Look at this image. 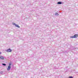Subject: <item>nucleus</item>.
Segmentation results:
<instances>
[{"label": "nucleus", "mask_w": 78, "mask_h": 78, "mask_svg": "<svg viewBox=\"0 0 78 78\" xmlns=\"http://www.w3.org/2000/svg\"><path fill=\"white\" fill-rule=\"evenodd\" d=\"M5 51H7V52H11L12 50H11V49L9 48L5 50Z\"/></svg>", "instance_id": "2"}, {"label": "nucleus", "mask_w": 78, "mask_h": 78, "mask_svg": "<svg viewBox=\"0 0 78 78\" xmlns=\"http://www.w3.org/2000/svg\"><path fill=\"white\" fill-rule=\"evenodd\" d=\"M78 36V34H76L74 35L73 36L71 37V38H76V37H77Z\"/></svg>", "instance_id": "1"}, {"label": "nucleus", "mask_w": 78, "mask_h": 78, "mask_svg": "<svg viewBox=\"0 0 78 78\" xmlns=\"http://www.w3.org/2000/svg\"><path fill=\"white\" fill-rule=\"evenodd\" d=\"M9 66H11V63H10L9 64Z\"/></svg>", "instance_id": "10"}, {"label": "nucleus", "mask_w": 78, "mask_h": 78, "mask_svg": "<svg viewBox=\"0 0 78 78\" xmlns=\"http://www.w3.org/2000/svg\"><path fill=\"white\" fill-rule=\"evenodd\" d=\"M62 2H57V4H58V5H60L61 4H62Z\"/></svg>", "instance_id": "6"}, {"label": "nucleus", "mask_w": 78, "mask_h": 78, "mask_svg": "<svg viewBox=\"0 0 78 78\" xmlns=\"http://www.w3.org/2000/svg\"><path fill=\"white\" fill-rule=\"evenodd\" d=\"M10 69H11V66H8V68L7 69L8 71H9V70H10Z\"/></svg>", "instance_id": "5"}, {"label": "nucleus", "mask_w": 78, "mask_h": 78, "mask_svg": "<svg viewBox=\"0 0 78 78\" xmlns=\"http://www.w3.org/2000/svg\"><path fill=\"white\" fill-rule=\"evenodd\" d=\"M2 54V52H0V55H1Z\"/></svg>", "instance_id": "12"}, {"label": "nucleus", "mask_w": 78, "mask_h": 78, "mask_svg": "<svg viewBox=\"0 0 78 78\" xmlns=\"http://www.w3.org/2000/svg\"><path fill=\"white\" fill-rule=\"evenodd\" d=\"M12 24L13 25H15V27H18V28H20V27L18 25H17L14 23H13Z\"/></svg>", "instance_id": "3"}, {"label": "nucleus", "mask_w": 78, "mask_h": 78, "mask_svg": "<svg viewBox=\"0 0 78 78\" xmlns=\"http://www.w3.org/2000/svg\"><path fill=\"white\" fill-rule=\"evenodd\" d=\"M68 78H73V76H70Z\"/></svg>", "instance_id": "11"}, {"label": "nucleus", "mask_w": 78, "mask_h": 78, "mask_svg": "<svg viewBox=\"0 0 78 78\" xmlns=\"http://www.w3.org/2000/svg\"><path fill=\"white\" fill-rule=\"evenodd\" d=\"M2 65H3V66H6V64L5 63H2Z\"/></svg>", "instance_id": "8"}, {"label": "nucleus", "mask_w": 78, "mask_h": 78, "mask_svg": "<svg viewBox=\"0 0 78 78\" xmlns=\"http://www.w3.org/2000/svg\"><path fill=\"white\" fill-rule=\"evenodd\" d=\"M0 73L1 74H2V73H3V71H1Z\"/></svg>", "instance_id": "9"}, {"label": "nucleus", "mask_w": 78, "mask_h": 78, "mask_svg": "<svg viewBox=\"0 0 78 78\" xmlns=\"http://www.w3.org/2000/svg\"><path fill=\"white\" fill-rule=\"evenodd\" d=\"M55 15L56 16H59V14H58V13L57 12H55Z\"/></svg>", "instance_id": "7"}, {"label": "nucleus", "mask_w": 78, "mask_h": 78, "mask_svg": "<svg viewBox=\"0 0 78 78\" xmlns=\"http://www.w3.org/2000/svg\"><path fill=\"white\" fill-rule=\"evenodd\" d=\"M0 59H2V60H4V59H5V58L4 57L2 56H0Z\"/></svg>", "instance_id": "4"}]
</instances>
